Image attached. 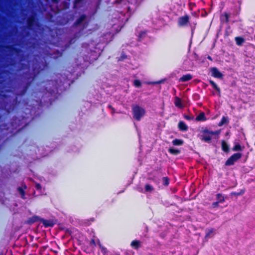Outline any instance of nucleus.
Here are the masks:
<instances>
[{"mask_svg": "<svg viewBox=\"0 0 255 255\" xmlns=\"http://www.w3.org/2000/svg\"><path fill=\"white\" fill-rule=\"evenodd\" d=\"M169 151L170 152V153L174 155H177L180 153V150L176 149H174L172 147L169 149Z\"/></svg>", "mask_w": 255, "mask_h": 255, "instance_id": "9b49d317", "label": "nucleus"}, {"mask_svg": "<svg viewBox=\"0 0 255 255\" xmlns=\"http://www.w3.org/2000/svg\"><path fill=\"white\" fill-rule=\"evenodd\" d=\"M243 148L238 143L236 144L234 147L233 148L234 151H241L242 150Z\"/></svg>", "mask_w": 255, "mask_h": 255, "instance_id": "f3484780", "label": "nucleus"}, {"mask_svg": "<svg viewBox=\"0 0 255 255\" xmlns=\"http://www.w3.org/2000/svg\"><path fill=\"white\" fill-rule=\"evenodd\" d=\"M236 41L237 44L241 45L244 42V39L242 38L238 37L236 38Z\"/></svg>", "mask_w": 255, "mask_h": 255, "instance_id": "aec40b11", "label": "nucleus"}, {"mask_svg": "<svg viewBox=\"0 0 255 255\" xmlns=\"http://www.w3.org/2000/svg\"><path fill=\"white\" fill-rule=\"evenodd\" d=\"M172 143L174 145H180L182 144L183 141L181 140L175 139L172 141Z\"/></svg>", "mask_w": 255, "mask_h": 255, "instance_id": "6ab92c4d", "label": "nucleus"}, {"mask_svg": "<svg viewBox=\"0 0 255 255\" xmlns=\"http://www.w3.org/2000/svg\"><path fill=\"white\" fill-rule=\"evenodd\" d=\"M86 18L85 15H82L80 16L79 19L78 20V24H80Z\"/></svg>", "mask_w": 255, "mask_h": 255, "instance_id": "b1692460", "label": "nucleus"}, {"mask_svg": "<svg viewBox=\"0 0 255 255\" xmlns=\"http://www.w3.org/2000/svg\"><path fill=\"white\" fill-rule=\"evenodd\" d=\"M133 118L137 121H139L140 119L144 116L145 113V110L138 106L133 108Z\"/></svg>", "mask_w": 255, "mask_h": 255, "instance_id": "f257e3e1", "label": "nucleus"}, {"mask_svg": "<svg viewBox=\"0 0 255 255\" xmlns=\"http://www.w3.org/2000/svg\"><path fill=\"white\" fill-rule=\"evenodd\" d=\"M220 133V130L216 131H210L208 130H205L203 131L202 135V140L206 142H209L211 139V135H218Z\"/></svg>", "mask_w": 255, "mask_h": 255, "instance_id": "f03ea898", "label": "nucleus"}, {"mask_svg": "<svg viewBox=\"0 0 255 255\" xmlns=\"http://www.w3.org/2000/svg\"><path fill=\"white\" fill-rule=\"evenodd\" d=\"M145 189L146 191H151L152 190L151 187L149 185H146L145 186Z\"/></svg>", "mask_w": 255, "mask_h": 255, "instance_id": "bb28decb", "label": "nucleus"}, {"mask_svg": "<svg viewBox=\"0 0 255 255\" xmlns=\"http://www.w3.org/2000/svg\"><path fill=\"white\" fill-rule=\"evenodd\" d=\"M134 85L136 87H139L141 85V83L139 80H136L134 81Z\"/></svg>", "mask_w": 255, "mask_h": 255, "instance_id": "393cba45", "label": "nucleus"}, {"mask_svg": "<svg viewBox=\"0 0 255 255\" xmlns=\"http://www.w3.org/2000/svg\"><path fill=\"white\" fill-rule=\"evenodd\" d=\"M178 126H179V128L181 130H186L187 129V127L186 126V125L183 122H180L179 123Z\"/></svg>", "mask_w": 255, "mask_h": 255, "instance_id": "4468645a", "label": "nucleus"}, {"mask_svg": "<svg viewBox=\"0 0 255 255\" xmlns=\"http://www.w3.org/2000/svg\"><path fill=\"white\" fill-rule=\"evenodd\" d=\"M212 75L216 78L221 79L223 77V74L215 67L211 69Z\"/></svg>", "mask_w": 255, "mask_h": 255, "instance_id": "39448f33", "label": "nucleus"}, {"mask_svg": "<svg viewBox=\"0 0 255 255\" xmlns=\"http://www.w3.org/2000/svg\"><path fill=\"white\" fill-rule=\"evenodd\" d=\"M196 120L198 121H205L206 120V118L205 116V114L203 112L201 113L197 117Z\"/></svg>", "mask_w": 255, "mask_h": 255, "instance_id": "6e6552de", "label": "nucleus"}, {"mask_svg": "<svg viewBox=\"0 0 255 255\" xmlns=\"http://www.w3.org/2000/svg\"><path fill=\"white\" fill-rule=\"evenodd\" d=\"M139 245L140 242L138 241H133L131 243V246L135 249H137L139 247Z\"/></svg>", "mask_w": 255, "mask_h": 255, "instance_id": "f8f14e48", "label": "nucleus"}, {"mask_svg": "<svg viewBox=\"0 0 255 255\" xmlns=\"http://www.w3.org/2000/svg\"><path fill=\"white\" fill-rule=\"evenodd\" d=\"M192 77L190 74H187L186 75L183 76L180 79L181 81L185 82L188 81L192 79Z\"/></svg>", "mask_w": 255, "mask_h": 255, "instance_id": "1a4fd4ad", "label": "nucleus"}, {"mask_svg": "<svg viewBox=\"0 0 255 255\" xmlns=\"http://www.w3.org/2000/svg\"><path fill=\"white\" fill-rule=\"evenodd\" d=\"M41 222L46 227L52 226L53 225L52 222L49 221L42 219Z\"/></svg>", "mask_w": 255, "mask_h": 255, "instance_id": "2eb2a0df", "label": "nucleus"}, {"mask_svg": "<svg viewBox=\"0 0 255 255\" xmlns=\"http://www.w3.org/2000/svg\"><path fill=\"white\" fill-rule=\"evenodd\" d=\"M163 184L165 185H167L168 184V179L166 177L163 178Z\"/></svg>", "mask_w": 255, "mask_h": 255, "instance_id": "a878e982", "label": "nucleus"}, {"mask_svg": "<svg viewBox=\"0 0 255 255\" xmlns=\"http://www.w3.org/2000/svg\"><path fill=\"white\" fill-rule=\"evenodd\" d=\"M229 15L227 13H225L224 15L222 17V20L227 22L228 21Z\"/></svg>", "mask_w": 255, "mask_h": 255, "instance_id": "5701e85b", "label": "nucleus"}, {"mask_svg": "<svg viewBox=\"0 0 255 255\" xmlns=\"http://www.w3.org/2000/svg\"><path fill=\"white\" fill-rule=\"evenodd\" d=\"M188 21V17L187 16H184L179 18L178 23L180 26H184L187 23Z\"/></svg>", "mask_w": 255, "mask_h": 255, "instance_id": "423d86ee", "label": "nucleus"}, {"mask_svg": "<svg viewBox=\"0 0 255 255\" xmlns=\"http://www.w3.org/2000/svg\"><path fill=\"white\" fill-rule=\"evenodd\" d=\"M215 231L213 229H210L207 231L205 239L207 240L208 239L212 238L214 235Z\"/></svg>", "mask_w": 255, "mask_h": 255, "instance_id": "0eeeda50", "label": "nucleus"}, {"mask_svg": "<svg viewBox=\"0 0 255 255\" xmlns=\"http://www.w3.org/2000/svg\"><path fill=\"white\" fill-rule=\"evenodd\" d=\"M222 147L224 151L228 152L229 150V147L227 143L225 141H222Z\"/></svg>", "mask_w": 255, "mask_h": 255, "instance_id": "9d476101", "label": "nucleus"}, {"mask_svg": "<svg viewBox=\"0 0 255 255\" xmlns=\"http://www.w3.org/2000/svg\"><path fill=\"white\" fill-rule=\"evenodd\" d=\"M210 83L212 85V86L218 92L219 94H220V90L217 85L212 81H210Z\"/></svg>", "mask_w": 255, "mask_h": 255, "instance_id": "a211bd4d", "label": "nucleus"}, {"mask_svg": "<svg viewBox=\"0 0 255 255\" xmlns=\"http://www.w3.org/2000/svg\"><path fill=\"white\" fill-rule=\"evenodd\" d=\"M36 187L37 189H40L41 188V186L39 184H36Z\"/></svg>", "mask_w": 255, "mask_h": 255, "instance_id": "c85d7f7f", "label": "nucleus"}, {"mask_svg": "<svg viewBox=\"0 0 255 255\" xmlns=\"http://www.w3.org/2000/svg\"><path fill=\"white\" fill-rule=\"evenodd\" d=\"M228 123V118L227 117H224L221 121V122L219 124V126H222L225 124H227Z\"/></svg>", "mask_w": 255, "mask_h": 255, "instance_id": "ddd939ff", "label": "nucleus"}, {"mask_svg": "<svg viewBox=\"0 0 255 255\" xmlns=\"http://www.w3.org/2000/svg\"><path fill=\"white\" fill-rule=\"evenodd\" d=\"M17 190H18V192L19 193V194H20L21 197L23 198L24 195V192L23 189L21 187H19V188H18Z\"/></svg>", "mask_w": 255, "mask_h": 255, "instance_id": "4be33fe9", "label": "nucleus"}, {"mask_svg": "<svg viewBox=\"0 0 255 255\" xmlns=\"http://www.w3.org/2000/svg\"><path fill=\"white\" fill-rule=\"evenodd\" d=\"M241 153H238L233 154L227 160L226 162V165L229 166L234 164L236 161H237L241 157Z\"/></svg>", "mask_w": 255, "mask_h": 255, "instance_id": "7ed1b4c3", "label": "nucleus"}, {"mask_svg": "<svg viewBox=\"0 0 255 255\" xmlns=\"http://www.w3.org/2000/svg\"><path fill=\"white\" fill-rule=\"evenodd\" d=\"M244 192H245V190L244 189H242V190H240V192L232 193V195L233 196H241L244 194Z\"/></svg>", "mask_w": 255, "mask_h": 255, "instance_id": "dca6fc26", "label": "nucleus"}, {"mask_svg": "<svg viewBox=\"0 0 255 255\" xmlns=\"http://www.w3.org/2000/svg\"><path fill=\"white\" fill-rule=\"evenodd\" d=\"M186 118L187 119H190V118L189 117H186Z\"/></svg>", "mask_w": 255, "mask_h": 255, "instance_id": "c756f323", "label": "nucleus"}, {"mask_svg": "<svg viewBox=\"0 0 255 255\" xmlns=\"http://www.w3.org/2000/svg\"><path fill=\"white\" fill-rule=\"evenodd\" d=\"M219 202L218 201V202H214V203H213V204H212V207H213V208H216V207H217L218 206V204H219Z\"/></svg>", "mask_w": 255, "mask_h": 255, "instance_id": "cd10ccee", "label": "nucleus"}, {"mask_svg": "<svg viewBox=\"0 0 255 255\" xmlns=\"http://www.w3.org/2000/svg\"><path fill=\"white\" fill-rule=\"evenodd\" d=\"M174 104L178 108L182 109L187 105V102L185 100H182L178 97H175Z\"/></svg>", "mask_w": 255, "mask_h": 255, "instance_id": "20e7f679", "label": "nucleus"}, {"mask_svg": "<svg viewBox=\"0 0 255 255\" xmlns=\"http://www.w3.org/2000/svg\"><path fill=\"white\" fill-rule=\"evenodd\" d=\"M217 199L219 202H223L224 201V197L219 194L217 195Z\"/></svg>", "mask_w": 255, "mask_h": 255, "instance_id": "412c9836", "label": "nucleus"}]
</instances>
